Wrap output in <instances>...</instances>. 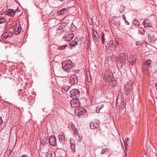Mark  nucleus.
<instances>
[{"instance_id": "29", "label": "nucleus", "mask_w": 157, "mask_h": 157, "mask_svg": "<svg viewBox=\"0 0 157 157\" xmlns=\"http://www.w3.org/2000/svg\"><path fill=\"white\" fill-rule=\"evenodd\" d=\"M132 24L135 25L136 26H138L139 25L140 23L137 20H135L133 21Z\"/></svg>"}, {"instance_id": "7", "label": "nucleus", "mask_w": 157, "mask_h": 157, "mask_svg": "<svg viewBox=\"0 0 157 157\" xmlns=\"http://www.w3.org/2000/svg\"><path fill=\"white\" fill-rule=\"evenodd\" d=\"M21 29L19 24H16L14 26L13 29V33L16 35H18L21 32Z\"/></svg>"}, {"instance_id": "12", "label": "nucleus", "mask_w": 157, "mask_h": 157, "mask_svg": "<svg viewBox=\"0 0 157 157\" xmlns=\"http://www.w3.org/2000/svg\"><path fill=\"white\" fill-rule=\"evenodd\" d=\"M18 9H16L15 10L11 9H9L6 14L10 16L11 17H13L15 15L16 11L18 12Z\"/></svg>"}, {"instance_id": "42", "label": "nucleus", "mask_w": 157, "mask_h": 157, "mask_svg": "<svg viewBox=\"0 0 157 157\" xmlns=\"http://www.w3.org/2000/svg\"><path fill=\"white\" fill-rule=\"evenodd\" d=\"M46 157H52V154H47V155L46 156Z\"/></svg>"}, {"instance_id": "37", "label": "nucleus", "mask_w": 157, "mask_h": 157, "mask_svg": "<svg viewBox=\"0 0 157 157\" xmlns=\"http://www.w3.org/2000/svg\"><path fill=\"white\" fill-rule=\"evenodd\" d=\"M41 141V144H42L43 145H44L46 144L47 143V140L46 139H44L42 140Z\"/></svg>"}, {"instance_id": "31", "label": "nucleus", "mask_w": 157, "mask_h": 157, "mask_svg": "<svg viewBox=\"0 0 157 157\" xmlns=\"http://www.w3.org/2000/svg\"><path fill=\"white\" fill-rule=\"evenodd\" d=\"M129 140V139L128 138H126L125 139V141H124V143L125 145V148L126 150H127V147L126 146V145L128 146V145L129 143V142H128V140Z\"/></svg>"}, {"instance_id": "45", "label": "nucleus", "mask_w": 157, "mask_h": 157, "mask_svg": "<svg viewBox=\"0 0 157 157\" xmlns=\"http://www.w3.org/2000/svg\"><path fill=\"white\" fill-rule=\"evenodd\" d=\"M110 46L112 47H113V41L111 43H110Z\"/></svg>"}, {"instance_id": "35", "label": "nucleus", "mask_w": 157, "mask_h": 157, "mask_svg": "<svg viewBox=\"0 0 157 157\" xmlns=\"http://www.w3.org/2000/svg\"><path fill=\"white\" fill-rule=\"evenodd\" d=\"M113 46L114 48H116L118 45V43L117 41H113Z\"/></svg>"}, {"instance_id": "18", "label": "nucleus", "mask_w": 157, "mask_h": 157, "mask_svg": "<svg viewBox=\"0 0 157 157\" xmlns=\"http://www.w3.org/2000/svg\"><path fill=\"white\" fill-rule=\"evenodd\" d=\"M59 140L60 143L63 142L65 140V135L64 133L62 132L60 133L58 135Z\"/></svg>"}, {"instance_id": "5", "label": "nucleus", "mask_w": 157, "mask_h": 157, "mask_svg": "<svg viewBox=\"0 0 157 157\" xmlns=\"http://www.w3.org/2000/svg\"><path fill=\"white\" fill-rule=\"evenodd\" d=\"M78 115L79 117L81 118L82 117H85L86 114V111L83 108H78Z\"/></svg>"}, {"instance_id": "27", "label": "nucleus", "mask_w": 157, "mask_h": 157, "mask_svg": "<svg viewBox=\"0 0 157 157\" xmlns=\"http://www.w3.org/2000/svg\"><path fill=\"white\" fill-rule=\"evenodd\" d=\"M92 36L94 38V40H95L96 42H98L99 40V39L98 38V37H99L98 36V37L97 36L95 35L94 33V31L93 33H92Z\"/></svg>"}, {"instance_id": "28", "label": "nucleus", "mask_w": 157, "mask_h": 157, "mask_svg": "<svg viewBox=\"0 0 157 157\" xmlns=\"http://www.w3.org/2000/svg\"><path fill=\"white\" fill-rule=\"evenodd\" d=\"M125 9V7L122 5H121L119 8V11L120 13L123 12Z\"/></svg>"}, {"instance_id": "38", "label": "nucleus", "mask_w": 157, "mask_h": 157, "mask_svg": "<svg viewBox=\"0 0 157 157\" xmlns=\"http://www.w3.org/2000/svg\"><path fill=\"white\" fill-rule=\"evenodd\" d=\"M136 44L137 46H141V43L140 41H137L136 43Z\"/></svg>"}, {"instance_id": "19", "label": "nucleus", "mask_w": 157, "mask_h": 157, "mask_svg": "<svg viewBox=\"0 0 157 157\" xmlns=\"http://www.w3.org/2000/svg\"><path fill=\"white\" fill-rule=\"evenodd\" d=\"M120 92H121L120 91ZM122 92H120V93L118 94L117 98V104L118 100L120 101L121 102H123L124 100V96L122 93Z\"/></svg>"}, {"instance_id": "52", "label": "nucleus", "mask_w": 157, "mask_h": 157, "mask_svg": "<svg viewBox=\"0 0 157 157\" xmlns=\"http://www.w3.org/2000/svg\"><path fill=\"white\" fill-rule=\"evenodd\" d=\"M156 98L157 99V96H156Z\"/></svg>"}, {"instance_id": "9", "label": "nucleus", "mask_w": 157, "mask_h": 157, "mask_svg": "<svg viewBox=\"0 0 157 157\" xmlns=\"http://www.w3.org/2000/svg\"><path fill=\"white\" fill-rule=\"evenodd\" d=\"M49 143L50 144L53 146H55L56 144V138L54 135L51 136L49 138Z\"/></svg>"}, {"instance_id": "3", "label": "nucleus", "mask_w": 157, "mask_h": 157, "mask_svg": "<svg viewBox=\"0 0 157 157\" xmlns=\"http://www.w3.org/2000/svg\"><path fill=\"white\" fill-rule=\"evenodd\" d=\"M132 83L130 82L126 85L122 89H120V91L123 92L126 95H128L132 90Z\"/></svg>"}, {"instance_id": "26", "label": "nucleus", "mask_w": 157, "mask_h": 157, "mask_svg": "<svg viewBox=\"0 0 157 157\" xmlns=\"http://www.w3.org/2000/svg\"><path fill=\"white\" fill-rule=\"evenodd\" d=\"M138 33L140 34H141L142 35H144V34L145 33L144 29L141 27L139 28Z\"/></svg>"}, {"instance_id": "30", "label": "nucleus", "mask_w": 157, "mask_h": 157, "mask_svg": "<svg viewBox=\"0 0 157 157\" xmlns=\"http://www.w3.org/2000/svg\"><path fill=\"white\" fill-rule=\"evenodd\" d=\"M110 82H111V85L113 87L115 86L117 84V82L116 80H112V79Z\"/></svg>"}, {"instance_id": "51", "label": "nucleus", "mask_w": 157, "mask_h": 157, "mask_svg": "<svg viewBox=\"0 0 157 157\" xmlns=\"http://www.w3.org/2000/svg\"><path fill=\"white\" fill-rule=\"evenodd\" d=\"M125 154H126V155H127V154L126 153V152H125Z\"/></svg>"}, {"instance_id": "33", "label": "nucleus", "mask_w": 157, "mask_h": 157, "mask_svg": "<svg viewBox=\"0 0 157 157\" xmlns=\"http://www.w3.org/2000/svg\"><path fill=\"white\" fill-rule=\"evenodd\" d=\"M151 63V59H148L146 60L144 65H146L147 66H149Z\"/></svg>"}, {"instance_id": "22", "label": "nucleus", "mask_w": 157, "mask_h": 157, "mask_svg": "<svg viewBox=\"0 0 157 157\" xmlns=\"http://www.w3.org/2000/svg\"><path fill=\"white\" fill-rule=\"evenodd\" d=\"M67 9L65 8H64L59 11V14L60 15L64 14L67 13Z\"/></svg>"}, {"instance_id": "2", "label": "nucleus", "mask_w": 157, "mask_h": 157, "mask_svg": "<svg viewBox=\"0 0 157 157\" xmlns=\"http://www.w3.org/2000/svg\"><path fill=\"white\" fill-rule=\"evenodd\" d=\"M62 68L64 71L68 72L71 71V69L73 67V64L72 61L69 59H67L62 63Z\"/></svg>"}, {"instance_id": "44", "label": "nucleus", "mask_w": 157, "mask_h": 157, "mask_svg": "<svg viewBox=\"0 0 157 157\" xmlns=\"http://www.w3.org/2000/svg\"><path fill=\"white\" fill-rule=\"evenodd\" d=\"M71 128H72V130H74V124H72L71 126Z\"/></svg>"}, {"instance_id": "17", "label": "nucleus", "mask_w": 157, "mask_h": 157, "mask_svg": "<svg viewBox=\"0 0 157 157\" xmlns=\"http://www.w3.org/2000/svg\"><path fill=\"white\" fill-rule=\"evenodd\" d=\"M128 62L132 65H134L136 62V57L135 56H132L130 57Z\"/></svg>"}, {"instance_id": "48", "label": "nucleus", "mask_w": 157, "mask_h": 157, "mask_svg": "<svg viewBox=\"0 0 157 157\" xmlns=\"http://www.w3.org/2000/svg\"><path fill=\"white\" fill-rule=\"evenodd\" d=\"M122 17H123V18H124V17H126L125 16V15H123Z\"/></svg>"}, {"instance_id": "4", "label": "nucleus", "mask_w": 157, "mask_h": 157, "mask_svg": "<svg viewBox=\"0 0 157 157\" xmlns=\"http://www.w3.org/2000/svg\"><path fill=\"white\" fill-rule=\"evenodd\" d=\"M70 102L71 104V106L72 108L78 107L80 106V103L78 99L75 98L71 100Z\"/></svg>"}, {"instance_id": "24", "label": "nucleus", "mask_w": 157, "mask_h": 157, "mask_svg": "<svg viewBox=\"0 0 157 157\" xmlns=\"http://www.w3.org/2000/svg\"><path fill=\"white\" fill-rule=\"evenodd\" d=\"M69 89V87L68 86H66L62 87L61 90L63 93H65V92H67Z\"/></svg>"}, {"instance_id": "40", "label": "nucleus", "mask_w": 157, "mask_h": 157, "mask_svg": "<svg viewBox=\"0 0 157 157\" xmlns=\"http://www.w3.org/2000/svg\"><path fill=\"white\" fill-rule=\"evenodd\" d=\"M106 151L107 150L105 149H103L101 151V153L103 154H106Z\"/></svg>"}, {"instance_id": "10", "label": "nucleus", "mask_w": 157, "mask_h": 157, "mask_svg": "<svg viewBox=\"0 0 157 157\" xmlns=\"http://www.w3.org/2000/svg\"><path fill=\"white\" fill-rule=\"evenodd\" d=\"M78 81V77L76 75H74L71 76L70 82L71 85L76 84Z\"/></svg>"}, {"instance_id": "16", "label": "nucleus", "mask_w": 157, "mask_h": 157, "mask_svg": "<svg viewBox=\"0 0 157 157\" xmlns=\"http://www.w3.org/2000/svg\"><path fill=\"white\" fill-rule=\"evenodd\" d=\"M13 35L11 33L10 31L5 33L3 34L2 35V37L3 39V38H7L9 37H11Z\"/></svg>"}, {"instance_id": "43", "label": "nucleus", "mask_w": 157, "mask_h": 157, "mask_svg": "<svg viewBox=\"0 0 157 157\" xmlns=\"http://www.w3.org/2000/svg\"><path fill=\"white\" fill-rule=\"evenodd\" d=\"M20 157H29L28 155L26 154H24L22 156H20Z\"/></svg>"}, {"instance_id": "41", "label": "nucleus", "mask_w": 157, "mask_h": 157, "mask_svg": "<svg viewBox=\"0 0 157 157\" xmlns=\"http://www.w3.org/2000/svg\"><path fill=\"white\" fill-rule=\"evenodd\" d=\"M96 112L98 113H102L103 111H100V110L99 109V108L98 107L96 109Z\"/></svg>"}, {"instance_id": "14", "label": "nucleus", "mask_w": 157, "mask_h": 157, "mask_svg": "<svg viewBox=\"0 0 157 157\" xmlns=\"http://www.w3.org/2000/svg\"><path fill=\"white\" fill-rule=\"evenodd\" d=\"M74 37V35L72 33H70L67 35L66 36H65L63 38V39L64 40L69 42Z\"/></svg>"}, {"instance_id": "50", "label": "nucleus", "mask_w": 157, "mask_h": 157, "mask_svg": "<svg viewBox=\"0 0 157 157\" xmlns=\"http://www.w3.org/2000/svg\"><path fill=\"white\" fill-rule=\"evenodd\" d=\"M155 86H156V87H157V84H155Z\"/></svg>"}, {"instance_id": "25", "label": "nucleus", "mask_w": 157, "mask_h": 157, "mask_svg": "<svg viewBox=\"0 0 157 157\" xmlns=\"http://www.w3.org/2000/svg\"><path fill=\"white\" fill-rule=\"evenodd\" d=\"M148 38L149 41L151 42H154L155 41V39L153 36H150L149 35H148Z\"/></svg>"}, {"instance_id": "6", "label": "nucleus", "mask_w": 157, "mask_h": 157, "mask_svg": "<svg viewBox=\"0 0 157 157\" xmlns=\"http://www.w3.org/2000/svg\"><path fill=\"white\" fill-rule=\"evenodd\" d=\"M113 74L111 73L106 72L103 76L104 79L106 81L110 82L113 78Z\"/></svg>"}, {"instance_id": "36", "label": "nucleus", "mask_w": 157, "mask_h": 157, "mask_svg": "<svg viewBox=\"0 0 157 157\" xmlns=\"http://www.w3.org/2000/svg\"><path fill=\"white\" fill-rule=\"evenodd\" d=\"M67 46V45H65L64 46H60L59 47L58 49L59 50H64Z\"/></svg>"}, {"instance_id": "11", "label": "nucleus", "mask_w": 157, "mask_h": 157, "mask_svg": "<svg viewBox=\"0 0 157 157\" xmlns=\"http://www.w3.org/2000/svg\"><path fill=\"white\" fill-rule=\"evenodd\" d=\"M95 32L99 37L101 38L102 41V43L103 44L106 40L105 35L102 32L101 33L99 32L98 33L97 31H95Z\"/></svg>"}, {"instance_id": "20", "label": "nucleus", "mask_w": 157, "mask_h": 157, "mask_svg": "<svg viewBox=\"0 0 157 157\" xmlns=\"http://www.w3.org/2000/svg\"><path fill=\"white\" fill-rule=\"evenodd\" d=\"M143 24L145 28H146L147 27L152 28V26L149 25V21L148 19H145L143 22Z\"/></svg>"}, {"instance_id": "46", "label": "nucleus", "mask_w": 157, "mask_h": 157, "mask_svg": "<svg viewBox=\"0 0 157 157\" xmlns=\"http://www.w3.org/2000/svg\"><path fill=\"white\" fill-rule=\"evenodd\" d=\"M124 22L126 23V24L127 25H129V24H130L129 23V22H128V21H127V20H126V21H124Z\"/></svg>"}, {"instance_id": "32", "label": "nucleus", "mask_w": 157, "mask_h": 157, "mask_svg": "<svg viewBox=\"0 0 157 157\" xmlns=\"http://www.w3.org/2000/svg\"><path fill=\"white\" fill-rule=\"evenodd\" d=\"M70 144H71V149L72 151H73V152H75V144H74L72 143L71 142Z\"/></svg>"}, {"instance_id": "13", "label": "nucleus", "mask_w": 157, "mask_h": 157, "mask_svg": "<svg viewBox=\"0 0 157 157\" xmlns=\"http://www.w3.org/2000/svg\"><path fill=\"white\" fill-rule=\"evenodd\" d=\"M99 122H91L90 123V126L91 129H93L95 128H98V129L100 130V128L99 127Z\"/></svg>"}, {"instance_id": "34", "label": "nucleus", "mask_w": 157, "mask_h": 157, "mask_svg": "<svg viewBox=\"0 0 157 157\" xmlns=\"http://www.w3.org/2000/svg\"><path fill=\"white\" fill-rule=\"evenodd\" d=\"M6 22L5 19L3 17H0V24L4 23Z\"/></svg>"}, {"instance_id": "49", "label": "nucleus", "mask_w": 157, "mask_h": 157, "mask_svg": "<svg viewBox=\"0 0 157 157\" xmlns=\"http://www.w3.org/2000/svg\"><path fill=\"white\" fill-rule=\"evenodd\" d=\"M88 80L89 82H90L91 81V79H88Z\"/></svg>"}, {"instance_id": "1", "label": "nucleus", "mask_w": 157, "mask_h": 157, "mask_svg": "<svg viewBox=\"0 0 157 157\" xmlns=\"http://www.w3.org/2000/svg\"><path fill=\"white\" fill-rule=\"evenodd\" d=\"M128 58V56L126 54L121 53L117 58V63L118 66L121 67L123 65L126 64V60Z\"/></svg>"}, {"instance_id": "23", "label": "nucleus", "mask_w": 157, "mask_h": 157, "mask_svg": "<svg viewBox=\"0 0 157 157\" xmlns=\"http://www.w3.org/2000/svg\"><path fill=\"white\" fill-rule=\"evenodd\" d=\"M78 42L77 41L73 40L72 41L70 44V46L71 48V47H74L77 45Z\"/></svg>"}, {"instance_id": "15", "label": "nucleus", "mask_w": 157, "mask_h": 157, "mask_svg": "<svg viewBox=\"0 0 157 157\" xmlns=\"http://www.w3.org/2000/svg\"><path fill=\"white\" fill-rule=\"evenodd\" d=\"M150 66H147L146 65H144L142 68V70L144 73L146 75H149L150 74Z\"/></svg>"}, {"instance_id": "39", "label": "nucleus", "mask_w": 157, "mask_h": 157, "mask_svg": "<svg viewBox=\"0 0 157 157\" xmlns=\"http://www.w3.org/2000/svg\"><path fill=\"white\" fill-rule=\"evenodd\" d=\"M104 107V105L102 104L100 106H99L98 107V108H99V109L100 110L102 108H103Z\"/></svg>"}, {"instance_id": "8", "label": "nucleus", "mask_w": 157, "mask_h": 157, "mask_svg": "<svg viewBox=\"0 0 157 157\" xmlns=\"http://www.w3.org/2000/svg\"><path fill=\"white\" fill-rule=\"evenodd\" d=\"M70 95L72 97H75L78 98L79 96L80 91L78 89H73L70 91Z\"/></svg>"}, {"instance_id": "47", "label": "nucleus", "mask_w": 157, "mask_h": 157, "mask_svg": "<svg viewBox=\"0 0 157 157\" xmlns=\"http://www.w3.org/2000/svg\"><path fill=\"white\" fill-rule=\"evenodd\" d=\"M123 19L124 20V21H126V17H124V18H123Z\"/></svg>"}, {"instance_id": "21", "label": "nucleus", "mask_w": 157, "mask_h": 157, "mask_svg": "<svg viewBox=\"0 0 157 157\" xmlns=\"http://www.w3.org/2000/svg\"><path fill=\"white\" fill-rule=\"evenodd\" d=\"M56 31L57 33H58L59 35L61 34L63 32V28L60 24L59 25V27L57 29Z\"/></svg>"}]
</instances>
